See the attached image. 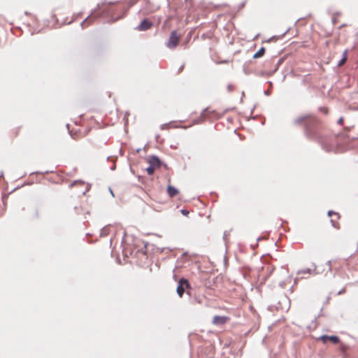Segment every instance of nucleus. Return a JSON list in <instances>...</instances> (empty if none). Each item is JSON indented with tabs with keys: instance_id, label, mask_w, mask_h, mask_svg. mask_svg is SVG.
I'll return each instance as SVG.
<instances>
[{
	"instance_id": "6e6552de",
	"label": "nucleus",
	"mask_w": 358,
	"mask_h": 358,
	"mask_svg": "<svg viewBox=\"0 0 358 358\" xmlns=\"http://www.w3.org/2000/svg\"><path fill=\"white\" fill-rule=\"evenodd\" d=\"M152 24L148 20H144L138 26V30L145 31L151 28Z\"/></svg>"
},
{
	"instance_id": "39448f33",
	"label": "nucleus",
	"mask_w": 358,
	"mask_h": 358,
	"mask_svg": "<svg viewBox=\"0 0 358 358\" xmlns=\"http://www.w3.org/2000/svg\"><path fill=\"white\" fill-rule=\"evenodd\" d=\"M319 340L321 341L324 344H326L327 341H329L334 344L340 343V338L337 336L323 335L319 338Z\"/></svg>"
},
{
	"instance_id": "2eb2a0df",
	"label": "nucleus",
	"mask_w": 358,
	"mask_h": 358,
	"mask_svg": "<svg viewBox=\"0 0 358 358\" xmlns=\"http://www.w3.org/2000/svg\"><path fill=\"white\" fill-rule=\"evenodd\" d=\"M339 350L343 353V357H346V352L348 350V346L343 343H340Z\"/></svg>"
},
{
	"instance_id": "0eeeda50",
	"label": "nucleus",
	"mask_w": 358,
	"mask_h": 358,
	"mask_svg": "<svg viewBox=\"0 0 358 358\" xmlns=\"http://www.w3.org/2000/svg\"><path fill=\"white\" fill-rule=\"evenodd\" d=\"M229 320L227 317L215 315L213 319V323L214 324H223L227 322Z\"/></svg>"
},
{
	"instance_id": "423d86ee",
	"label": "nucleus",
	"mask_w": 358,
	"mask_h": 358,
	"mask_svg": "<svg viewBox=\"0 0 358 358\" xmlns=\"http://www.w3.org/2000/svg\"><path fill=\"white\" fill-rule=\"evenodd\" d=\"M328 215L331 217V222L332 226L334 228L339 229L340 224L338 222V220L340 218V215L338 213L333 212V211H329Z\"/></svg>"
},
{
	"instance_id": "a211bd4d",
	"label": "nucleus",
	"mask_w": 358,
	"mask_h": 358,
	"mask_svg": "<svg viewBox=\"0 0 358 358\" xmlns=\"http://www.w3.org/2000/svg\"><path fill=\"white\" fill-rule=\"evenodd\" d=\"M236 89V86L234 84H228L227 86V90L228 92H232Z\"/></svg>"
},
{
	"instance_id": "f8f14e48",
	"label": "nucleus",
	"mask_w": 358,
	"mask_h": 358,
	"mask_svg": "<svg viewBox=\"0 0 358 358\" xmlns=\"http://www.w3.org/2000/svg\"><path fill=\"white\" fill-rule=\"evenodd\" d=\"M356 259V257L355 256H351L348 259H346L345 260L343 261V264H345L346 266L348 267V268H350V265L351 263H352Z\"/></svg>"
},
{
	"instance_id": "6ab92c4d",
	"label": "nucleus",
	"mask_w": 358,
	"mask_h": 358,
	"mask_svg": "<svg viewBox=\"0 0 358 358\" xmlns=\"http://www.w3.org/2000/svg\"><path fill=\"white\" fill-rule=\"evenodd\" d=\"M108 234V228L105 227L101 230V234L102 236H106Z\"/></svg>"
},
{
	"instance_id": "f257e3e1",
	"label": "nucleus",
	"mask_w": 358,
	"mask_h": 358,
	"mask_svg": "<svg viewBox=\"0 0 358 358\" xmlns=\"http://www.w3.org/2000/svg\"><path fill=\"white\" fill-rule=\"evenodd\" d=\"M24 24H26V26L29 29V31L31 34L38 33L41 30V25L38 23L36 15L29 13H24Z\"/></svg>"
},
{
	"instance_id": "412c9836",
	"label": "nucleus",
	"mask_w": 358,
	"mask_h": 358,
	"mask_svg": "<svg viewBox=\"0 0 358 358\" xmlns=\"http://www.w3.org/2000/svg\"><path fill=\"white\" fill-rule=\"evenodd\" d=\"M343 122H344V119H343V117H340V118L338 119V122H338V124H340V125H343Z\"/></svg>"
},
{
	"instance_id": "20e7f679",
	"label": "nucleus",
	"mask_w": 358,
	"mask_h": 358,
	"mask_svg": "<svg viewBox=\"0 0 358 358\" xmlns=\"http://www.w3.org/2000/svg\"><path fill=\"white\" fill-rule=\"evenodd\" d=\"M189 284L187 280H186L185 278L180 279V280L178 282V285L177 287V293L179 295V296L182 297L185 292V289L186 288H189Z\"/></svg>"
},
{
	"instance_id": "b1692460",
	"label": "nucleus",
	"mask_w": 358,
	"mask_h": 358,
	"mask_svg": "<svg viewBox=\"0 0 358 358\" xmlns=\"http://www.w3.org/2000/svg\"><path fill=\"white\" fill-rule=\"evenodd\" d=\"M182 214H183V215H187L188 214V211H187V210H182Z\"/></svg>"
},
{
	"instance_id": "aec40b11",
	"label": "nucleus",
	"mask_w": 358,
	"mask_h": 358,
	"mask_svg": "<svg viewBox=\"0 0 358 358\" xmlns=\"http://www.w3.org/2000/svg\"><path fill=\"white\" fill-rule=\"evenodd\" d=\"M320 110L322 113H324V114H326V115H327V114L329 113V110H328V108H326V107H321V108H320Z\"/></svg>"
},
{
	"instance_id": "9d476101",
	"label": "nucleus",
	"mask_w": 358,
	"mask_h": 358,
	"mask_svg": "<svg viewBox=\"0 0 358 358\" xmlns=\"http://www.w3.org/2000/svg\"><path fill=\"white\" fill-rule=\"evenodd\" d=\"M167 193L170 197H173L178 194V190L171 185H168Z\"/></svg>"
},
{
	"instance_id": "7ed1b4c3",
	"label": "nucleus",
	"mask_w": 358,
	"mask_h": 358,
	"mask_svg": "<svg viewBox=\"0 0 358 358\" xmlns=\"http://www.w3.org/2000/svg\"><path fill=\"white\" fill-rule=\"evenodd\" d=\"M180 40V36H179L176 31L171 32L167 46L169 48H176Z\"/></svg>"
},
{
	"instance_id": "4be33fe9",
	"label": "nucleus",
	"mask_w": 358,
	"mask_h": 358,
	"mask_svg": "<svg viewBox=\"0 0 358 358\" xmlns=\"http://www.w3.org/2000/svg\"><path fill=\"white\" fill-rule=\"evenodd\" d=\"M203 122V118L202 117H200V119L199 120H196V121H194V123L192 124H199L201 122Z\"/></svg>"
},
{
	"instance_id": "f03ea898",
	"label": "nucleus",
	"mask_w": 358,
	"mask_h": 358,
	"mask_svg": "<svg viewBox=\"0 0 358 358\" xmlns=\"http://www.w3.org/2000/svg\"><path fill=\"white\" fill-rule=\"evenodd\" d=\"M149 166L146 168V171L148 175L151 176L154 173L155 169L160 167L161 162L159 159L155 157H150L148 159Z\"/></svg>"
},
{
	"instance_id": "4468645a",
	"label": "nucleus",
	"mask_w": 358,
	"mask_h": 358,
	"mask_svg": "<svg viewBox=\"0 0 358 358\" xmlns=\"http://www.w3.org/2000/svg\"><path fill=\"white\" fill-rule=\"evenodd\" d=\"M264 53L265 48L262 47L253 55V58L257 59L262 57L264 55Z\"/></svg>"
},
{
	"instance_id": "ddd939ff",
	"label": "nucleus",
	"mask_w": 358,
	"mask_h": 358,
	"mask_svg": "<svg viewBox=\"0 0 358 358\" xmlns=\"http://www.w3.org/2000/svg\"><path fill=\"white\" fill-rule=\"evenodd\" d=\"M347 57H348V50H345L343 52V58L339 61L338 64V66H343L346 60H347Z\"/></svg>"
},
{
	"instance_id": "9b49d317",
	"label": "nucleus",
	"mask_w": 358,
	"mask_h": 358,
	"mask_svg": "<svg viewBox=\"0 0 358 358\" xmlns=\"http://www.w3.org/2000/svg\"><path fill=\"white\" fill-rule=\"evenodd\" d=\"M340 264L341 262L337 260H333L328 262L329 268L335 271L338 270V266H340Z\"/></svg>"
},
{
	"instance_id": "1a4fd4ad",
	"label": "nucleus",
	"mask_w": 358,
	"mask_h": 358,
	"mask_svg": "<svg viewBox=\"0 0 358 358\" xmlns=\"http://www.w3.org/2000/svg\"><path fill=\"white\" fill-rule=\"evenodd\" d=\"M74 186H81V187H85V191L83 192V194H85V192L87 191H88V187H87V185L85 184L84 182L83 181H74L73 182H72L70 185L71 187H73Z\"/></svg>"
},
{
	"instance_id": "5701e85b",
	"label": "nucleus",
	"mask_w": 358,
	"mask_h": 358,
	"mask_svg": "<svg viewBox=\"0 0 358 358\" xmlns=\"http://www.w3.org/2000/svg\"><path fill=\"white\" fill-rule=\"evenodd\" d=\"M299 273H310V269H308L307 271H300Z\"/></svg>"
},
{
	"instance_id": "f3484780",
	"label": "nucleus",
	"mask_w": 358,
	"mask_h": 358,
	"mask_svg": "<svg viewBox=\"0 0 358 358\" xmlns=\"http://www.w3.org/2000/svg\"><path fill=\"white\" fill-rule=\"evenodd\" d=\"M311 117H312V116L310 115H304V116L300 117L298 119H296V122L298 123V124H301L303 121H305L306 120H308V119L311 118Z\"/></svg>"
},
{
	"instance_id": "dca6fc26",
	"label": "nucleus",
	"mask_w": 358,
	"mask_h": 358,
	"mask_svg": "<svg viewBox=\"0 0 358 358\" xmlns=\"http://www.w3.org/2000/svg\"><path fill=\"white\" fill-rule=\"evenodd\" d=\"M92 20H93V17H91V16L88 17L85 21L83 22V23H82L83 27L85 28L87 26H89L91 24Z\"/></svg>"
}]
</instances>
